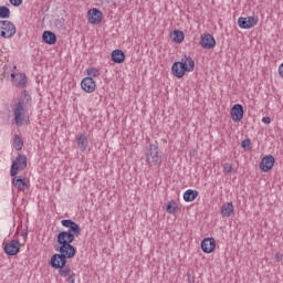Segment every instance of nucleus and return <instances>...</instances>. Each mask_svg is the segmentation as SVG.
Instances as JSON below:
<instances>
[{
    "instance_id": "obj_1",
    "label": "nucleus",
    "mask_w": 283,
    "mask_h": 283,
    "mask_svg": "<svg viewBox=\"0 0 283 283\" xmlns=\"http://www.w3.org/2000/svg\"><path fill=\"white\" fill-rule=\"evenodd\" d=\"M61 224L69 229V231H61L57 234V244L60 245L57 249L64 251H76V248L72 245V242H74L75 238L81 235V226L72 219H64L61 221Z\"/></svg>"
},
{
    "instance_id": "obj_2",
    "label": "nucleus",
    "mask_w": 283,
    "mask_h": 283,
    "mask_svg": "<svg viewBox=\"0 0 283 283\" xmlns=\"http://www.w3.org/2000/svg\"><path fill=\"white\" fill-rule=\"evenodd\" d=\"M28 167V157L25 155H18L12 161L10 177L12 178V186L18 191L30 189V179L19 176V171H25Z\"/></svg>"
},
{
    "instance_id": "obj_3",
    "label": "nucleus",
    "mask_w": 283,
    "mask_h": 283,
    "mask_svg": "<svg viewBox=\"0 0 283 283\" xmlns=\"http://www.w3.org/2000/svg\"><path fill=\"white\" fill-rule=\"evenodd\" d=\"M56 251L60 253L52 255L50 265L52 269H59V275H61V277H69V275L74 272L72 268L67 265V260H72V258L76 255V251L61 249H56Z\"/></svg>"
},
{
    "instance_id": "obj_4",
    "label": "nucleus",
    "mask_w": 283,
    "mask_h": 283,
    "mask_svg": "<svg viewBox=\"0 0 283 283\" xmlns=\"http://www.w3.org/2000/svg\"><path fill=\"white\" fill-rule=\"evenodd\" d=\"M28 105H32V97L28 91H23L14 109V120L18 127L23 125V119L28 114Z\"/></svg>"
},
{
    "instance_id": "obj_5",
    "label": "nucleus",
    "mask_w": 283,
    "mask_h": 283,
    "mask_svg": "<svg viewBox=\"0 0 283 283\" xmlns=\"http://www.w3.org/2000/svg\"><path fill=\"white\" fill-rule=\"evenodd\" d=\"M196 70V62L191 55H184L180 62H175L171 66L172 75L176 78H182L186 72H193Z\"/></svg>"
},
{
    "instance_id": "obj_6",
    "label": "nucleus",
    "mask_w": 283,
    "mask_h": 283,
    "mask_svg": "<svg viewBox=\"0 0 283 283\" xmlns=\"http://www.w3.org/2000/svg\"><path fill=\"white\" fill-rule=\"evenodd\" d=\"M145 159L149 167H160V165H163V155H160L158 142L150 144L149 147H146Z\"/></svg>"
},
{
    "instance_id": "obj_7",
    "label": "nucleus",
    "mask_w": 283,
    "mask_h": 283,
    "mask_svg": "<svg viewBox=\"0 0 283 283\" xmlns=\"http://www.w3.org/2000/svg\"><path fill=\"white\" fill-rule=\"evenodd\" d=\"M13 34H17V27H14V23L8 20H1L0 36H2L3 39H12Z\"/></svg>"
},
{
    "instance_id": "obj_8",
    "label": "nucleus",
    "mask_w": 283,
    "mask_h": 283,
    "mask_svg": "<svg viewBox=\"0 0 283 283\" xmlns=\"http://www.w3.org/2000/svg\"><path fill=\"white\" fill-rule=\"evenodd\" d=\"M258 23V18L255 17H247V18H239L238 19V25L242 30H251V28H255V24Z\"/></svg>"
},
{
    "instance_id": "obj_9",
    "label": "nucleus",
    "mask_w": 283,
    "mask_h": 283,
    "mask_svg": "<svg viewBox=\"0 0 283 283\" xmlns=\"http://www.w3.org/2000/svg\"><path fill=\"white\" fill-rule=\"evenodd\" d=\"M230 114L234 123H240V120L244 118V106H242V104L233 105L230 111Z\"/></svg>"
},
{
    "instance_id": "obj_10",
    "label": "nucleus",
    "mask_w": 283,
    "mask_h": 283,
    "mask_svg": "<svg viewBox=\"0 0 283 283\" xmlns=\"http://www.w3.org/2000/svg\"><path fill=\"white\" fill-rule=\"evenodd\" d=\"M7 255H17L21 251V243L19 240H11L3 248Z\"/></svg>"
},
{
    "instance_id": "obj_11",
    "label": "nucleus",
    "mask_w": 283,
    "mask_h": 283,
    "mask_svg": "<svg viewBox=\"0 0 283 283\" xmlns=\"http://www.w3.org/2000/svg\"><path fill=\"white\" fill-rule=\"evenodd\" d=\"M200 45L203 50H213L216 48V38L210 33L201 35Z\"/></svg>"
},
{
    "instance_id": "obj_12",
    "label": "nucleus",
    "mask_w": 283,
    "mask_h": 283,
    "mask_svg": "<svg viewBox=\"0 0 283 283\" xmlns=\"http://www.w3.org/2000/svg\"><path fill=\"white\" fill-rule=\"evenodd\" d=\"M274 165H275V157H273V155H266L261 159L260 169L261 171L269 172L273 169Z\"/></svg>"
},
{
    "instance_id": "obj_13",
    "label": "nucleus",
    "mask_w": 283,
    "mask_h": 283,
    "mask_svg": "<svg viewBox=\"0 0 283 283\" xmlns=\"http://www.w3.org/2000/svg\"><path fill=\"white\" fill-rule=\"evenodd\" d=\"M87 19L93 25H98L103 21V12L101 10L93 8L87 12Z\"/></svg>"
},
{
    "instance_id": "obj_14",
    "label": "nucleus",
    "mask_w": 283,
    "mask_h": 283,
    "mask_svg": "<svg viewBox=\"0 0 283 283\" xmlns=\"http://www.w3.org/2000/svg\"><path fill=\"white\" fill-rule=\"evenodd\" d=\"M81 87L86 94H93V92H96V82L93 77H84L81 82Z\"/></svg>"
},
{
    "instance_id": "obj_15",
    "label": "nucleus",
    "mask_w": 283,
    "mask_h": 283,
    "mask_svg": "<svg viewBox=\"0 0 283 283\" xmlns=\"http://www.w3.org/2000/svg\"><path fill=\"white\" fill-rule=\"evenodd\" d=\"M201 251H203V253H213V251H216V239L205 238L201 241Z\"/></svg>"
},
{
    "instance_id": "obj_16",
    "label": "nucleus",
    "mask_w": 283,
    "mask_h": 283,
    "mask_svg": "<svg viewBox=\"0 0 283 283\" xmlns=\"http://www.w3.org/2000/svg\"><path fill=\"white\" fill-rule=\"evenodd\" d=\"M11 78L15 85V87H25L28 85V76L24 73H11Z\"/></svg>"
},
{
    "instance_id": "obj_17",
    "label": "nucleus",
    "mask_w": 283,
    "mask_h": 283,
    "mask_svg": "<svg viewBox=\"0 0 283 283\" xmlns=\"http://www.w3.org/2000/svg\"><path fill=\"white\" fill-rule=\"evenodd\" d=\"M113 63H117L120 65V63H125V52L123 50L116 49L111 54Z\"/></svg>"
},
{
    "instance_id": "obj_18",
    "label": "nucleus",
    "mask_w": 283,
    "mask_h": 283,
    "mask_svg": "<svg viewBox=\"0 0 283 283\" xmlns=\"http://www.w3.org/2000/svg\"><path fill=\"white\" fill-rule=\"evenodd\" d=\"M234 209L233 202H224L221 207L222 218H231V213H233Z\"/></svg>"
},
{
    "instance_id": "obj_19",
    "label": "nucleus",
    "mask_w": 283,
    "mask_h": 283,
    "mask_svg": "<svg viewBox=\"0 0 283 283\" xmlns=\"http://www.w3.org/2000/svg\"><path fill=\"white\" fill-rule=\"evenodd\" d=\"M42 41L48 45H54L56 43V34L52 31H44L42 33Z\"/></svg>"
},
{
    "instance_id": "obj_20",
    "label": "nucleus",
    "mask_w": 283,
    "mask_h": 283,
    "mask_svg": "<svg viewBox=\"0 0 283 283\" xmlns=\"http://www.w3.org/2000/svg\"><path fill=\"white\" fill-rule=\"evenodd\" d=\"M198 198V190H187L184 193V200L185 202H193V200H196Z\"/></svg>"
},
{
    "instance_id": "obj_21",
    "label": "nucleus",
    "mask_w": 283,
    "mask_h": 283,
    "mask_svg": "<svg viewBox=\"0 0 283 283\" xmlns=\"http://www.w3.org/2000/svg\"><path fill=\"white\" fill-rule=\"evenodd\" d=\"M172 41L175 43H182L185 41V32L180 30H175L172 32Z\"/></svg>"
},
{
    "instance_id": "obj_22",
    "label": "nucleus",
    "mask_w": 283,
    "mask_h": 283,
    "mask_svg": "<svg viewBox=\"0 0 283 283\" xmlns=\"http://www.w3.org/2000/svg\"><path fill=\"white\" fill-rule=\"evenodd\" d=\"M77 146L81 151H85L87 149V137H85V135H80L77 137Z\"/></svg>"
},
{
    "instance_id": "obj_23",
    "label": "nucleus",
    "mask_w": 283,
    "mask_h": 283,
    "mask_svg": "<svg viewBox=\"0 0 283 283\" xmlns=\"http://www.w3.org/2000/svg\"><path fill=\"white\" fill-rule=\"evenodd\" d=\"M13 147L17 151H21L23 149V139L19 135H14Z\"/></svg>"
},
{
    "instance_id": "obj_24",
    "label": "nucleus",
    "mask_w": 283,
    "mask_h": 283,
    "mask_svg": "<svg viewBox=\"0 0 283 283\" xmlns=\"http://www.w3.org/2000/svg\"><path fill=\"white\" fill-rule=\"evenodd\" d=\"M167 213H176L178 211V203L175 200H171L167 203L166 207Z\"/></svg>"
},
{
    "instance_id": "obj_25",
    "label": "nucleus",
    "mask_w": 283,
    "mask_h": 283,
    "mask_svg": "<svg viewBox=\"0 0 283 283\" xmlns=\"http://www.w3.org/2000/svg\"><path fill=\"white\" fill-rule=\"evenodd\" d=\"M0 19H10V8L6 6L0 7Z\"/></svg>"
},
{
    "instance_id": "obj_26",
    "label": "nucleus",
    "mask_w": 283,
    "mask_h": 283,
    "mask_svg": "<svg viewBox=\"0 0 283 283\" xmlns=\"http://www.w3.org/2000/svg\"><path fill=\"white\" fill-rule=\"evenodd\" d=\"M86 72H87V74H88V77H91V78H96V76H99V75H101V73L98 72V70L95 69V67H90V69L86 70Z\"/></svg>"
},
{
    "instance_id": "obj_27",
    "label": "nucleus",
    "mask_w": 283,
    "mask_h": 283,
    "mask_svg": "<svg viewBox=\"0 0 283 283\" xmlns=\"http://www.w3.org/2000/svg\"><path fill=\"white\" fill-rule=\"evenodd\" d=\"M241 147L244 151H249V149H251V139H244L241 142Z\"/></svg>"
},
{
    "instance_id": "obj_28",
    "label": "nucleus",
    "mask_w": 283,
    "mask_h": 283,
    "mask_svg": "<svg viewBox=\"0 0 283 283\" xmlns=\"http://www.w3.org/2000/svg\"><path fill=\"white\" fill-rule=\"evenodd\" d=\"M9 3H11V6L14 8H19V6L23 4V0H9Z\"/></svg>"
},
{
    "instance_id": "obj_29",
    "label": "nucleus",
    "mask_w": 283,
    "mask_h": 283,
    "mask_svg": "<svg viewBox=\"0 0 283 283\" xmlns=\"http://www.w3.org/2000/svg\"><path fill=\"white\" fill-rule=\"evenodd\" d=\"M223 171L224 174H231V171H233V166H231L230 164H224Z\"/></svg>"
},
{
    "instance_id": "obj_30",
    "label": "nucleus",
    "mask_w": 283,
    "mask_h": 283,
    "mask_svg": "<svg viewBox=\"0 0 283 283\" xmlns=\"http://www.w3.org/2000/svg\"><path fill=\"white\" fill-rule=\"evenodd\" d=\"M69 283H74L76 282V274L73 272L69 275L67 280Z\"/></svg>"
},
{
    "instance_id": "obj_31",
    "label": "nucleus",
    "mask_w": 283,
    "mask_h": 283,
    "mask_svg": "<svg viewBox=\"0 0 283 283\" xmlns=\"http://www.w3.org/2000/svg\"><path fill=\"white\" fill-rule=\"evenodd\" d=\"M262 123H264L265 125H271V117L269 116L263 117Z\"/></svg>"
},
{
    "instance_id": "obj_32",
    "label": "nucleus",
    "mask_w": 283,
    "mask_h": 283,
    "mask_svg": "<svg viewBox=\"0 0 283 283\" xmlns=\"http://www.w3.org/2000/svg\"><path fill=\"white\" fill-rule=\"evenodd\" d=\"M21 235H22V238H28V230H23Z\"/></svg>"
},
{
    "instance_id": "obj_33",
    "label": "nucleus",
    "mask_w": 283,
    "mask_h": 283,
    "mask_svg": "<svg viewBox=\"0 0 283 283\" xmlns=\"http://www.w3.org/2000/svg\"><path fill=\"white\" fill-rule=\"evenodd\" d=\"M188 282L193 283V277H191V274H188Z\"/></svg>"
},
{
    "instance_id": "obj_34",
    "label": "nucleus",
    "mask_w": 283,
    "mask_h": 283,
    "mask_svg": "<svg viewBox=\"0 0 283 283\" xmlns=\"http://www.w3.org/2000/svg\"><path fill=\"white\" fill-rule=\"evenodd\" d=\"M276 259L280 260V255L276 254Z\"/></svg>"
}]
</instances>
